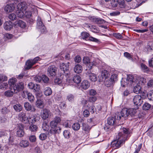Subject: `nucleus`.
Segmentation results:
<instances>
[{
    "label": "nucleus",
    "instance_id": "f257e3e1",
    "mask_svg": "<svg viewBox=\"0 0 153 153\" xmlns=\"http://www.w3.org/2000/svg\"><path fill=\"white\" fill-rule=\"evenodd\" d=\"M128 133V130L126 128H123L120 129V132L116 137V139L111 142V146L114 149L120 147L121 144L126 140Z\"/></svg>",
    "mask_w": 153,
    "mask_h": 153
},
{
    "label": "nucleus",
    "instance_id": "f03ea898",
    "mask_svg": "<svg viewBox=\"0 0 153 153\" xmlns=\"http://www.w3.org/2000/svg\"><path fill=\"white\" fill-rule=\"evenodd\" d=\"M16 81V78L10 79L8 83L11 90L14 91V92L17 93L20 91L23 90L24 88V84L22 82H20L15 84Z\"/></svg>",
    "mask_w": 153,
    "mask_h": 153
},
{
    "label": "nucleus",
    "instance_id": "7ed1b4c3",
    "mask_svg": "<svg viewBox=\"0 0 153 153\" xmlns=\"http://www.w3.org/2000/svg\"><path fill=\"white\" fill-rule=\"evenodd\" d=\"M136 112V109H135L124 108L121 110L120 114H119L117 115V119L119 120L121 119V117L125 118L129 115L132 117L135 115Z\"/></svg>",
    "mask_w": 153,
    "mask_h": 153
},
{
    "label": "nucleus",
    "instance_id": "20e7f679",
    "mask_svg": "<svg viewBox=\"0 0 153 153\" xmlns=\"http://www.w3.org/2000/svg\"><path fill=\"white\" fill-rule=\"evenodd\" d=\"M135 78L133 76L128 75L127 79H122L121 81V85L123 87L129 85H134V83Z\"/></svg>",
    "mask_w": 153,
    "mask_h": 153
},
{
    "label": "nucleus",
    "instance_id": "39448f33",
    "mask_svg": "<svg viewBox=\"0 0 153 153\" xmlns=\"http://www.w3.org/2000/svg\"><path fill=\"white\" fill-rule=\"evenodd\" d=\"M27 7L23 3H19L18 6V10L16 11V14L18 17L21 18L25 16L24 12Z\"/></svg>",
    "mask_w": 153,
    "mask_h": 153
},
{
    "label": "nucleus",
    "instance_id": "423d86ee",
    "mask_svg": "<svg viewBox=\"0 0 153 153\" xmlns=\"http://www.w3.org/2000/svg\"><path fill=\"white\" fill-rule=\"evenodd\" d=\"M69 62H68L66 63H62L59 66L60 69L62 71L61 72L62 74H64L65 76H68L69 74Z\"/></svg>",
    "mask_w": 153,
    "mask_h": 153
},
{
    "label": "nucleus",
    "instance_id": "0eeeda50",
    "mask_svg": "<svg viewBox=\"0 0 153 153\" xmlns=\"http://www.w3.org/2000/svg\"><path fill=\"white\" fill-rule=\"evenodd\" d=\"M50 126L52 128V129L51 130L52 133L59 134L60 132L61 128L60 127L57 126V124L56 122L54 121V120H52L50 122Z\"/></svg>",
    "mask_w": 153,
    "mask_h": 153
},
{
    "label": "nucleus",
    "instance_id": "6e6552de",
    "mask_svg": "<svg viewBox=\"0 0 153 153\" xmlns=\"http://www.w3.org/2000/svg\"><path fill=\"white\" fill-rule=\"evenodd\" d=\"M36 27L40 30L42 33H44L46 31V28L42 22L41 18L39 17H38L37 20Z\"/></svg>",
    "mask_w": 153,
    "mask_h": 153
},
{
    "label": "nucleus",
    "instance_id": "1a4fd4ad",
    "mask_svg": "<svg viewBox=\"0 0 153 153\" xmlns=\"http://www.w3.org/2000/svg\"><path fill=\"white\" fill-rule=\"evenodd\" d=\"M143 102V99L141 96L136 95L134 97L133 102L134 105L137 107L140 106Z\"/></svg>",
    "mask_w": 153,
    "mask_h": 153
},
{
    "label": "nucleus",
    "instance_id": "9d476101",
    "mask_svg": "<svg viewBox=\"0 0 153 153\" xmlns=\"http://www.w3.org/2000/svg\"><path fill=\"white\" fill-rule=\"evenodd\" d=\"M18 119L21 122L25 123H28V117H27L26 113L22 111L18 115Z\"/></svg>",
    "mask_w": 153,
    "mask_h": 153
},
{
    "label": "nucleus",
    "instance_id": "9b49d317",
    "mask_svg": "<svg viewBox=\"0 0 153 153\" xmlns=\"http://www.w3.org/2000/svg\"><path fill=\"white\" fill-rule=\"evenodd\" d=\"M52 114L50 111L46 108H45L41 111V116L42 119L45 120L50 117Z\"/></svg>",
    "mask_w": 153,
    "mask_h": 153
},
{
    "label": "nucleus",
    "instance_id": "f8f14e48",
    "mask_svg": "<svg viewBox=\"0 0 153 153\" xmlns=\"http://www.w3.org/2000/svg\"><path fill=\"white\" fill-rule=\"evenodd\" d=\"M56 68L54 65L49 66L47 69L48 74L49 76H55L56 74Z\"/></svg>",
    "mask_w": 153,
    "mask_h": 153
},
{
    "label": "nucleus",
    "instance_id": "ddd939ff",
    "mask_svg": "<svg viewBox=\"0 0 153 153\" xmlns=\"http://www.w3.org/2000/svg\"><path fill=\"white\" fill-rule=\"evenodd\" d=\"M40 119V117L38 115H30L28 116V122L34 123L36 122L39 121Z\"/></svg>",
    "mask_w": 153,
    "mask_h": 153
},
{
    "label": "nucleus",
    "instance_id": "4468645a",
    "mask_svg": "<svg viewBox=\"0 0 153 153\" xmlns=\"http://www.w3.org/2000/svg\"><path fill=\"white\" fill-rule=\"evenodd\" d=\"M24 107L27 111H30L31 112H34L36 111V108L34 106H32L28 102H25L24 103Z\"/></svg>",
    "mask_w": 153,
    "mask_h": 153
},
{
    "label": "nucleus",
    "instance_id": "2eb2a0df",
    "mask_svg": "<svg viewBox=\"0 0 153 153\" xmlns=\"http://www.w3.org/2000/svg\"><path fill=\"white\" fill-rule=\"evenodd\" d=\"M135 79L134 83V85H132L134 86V88L133 91L136 94H138L140 93L141 91V89H142V86L138 84L137 83L135 82Z\"/></svg>",
    "mask_w": 153,
    "mask_h": 153
},
{
    "label": "nucleus",
    "instance_id": "dca6fc26",
    "mask_svg": "<svg viewBox=\"0 0 153 153\" xmlns=\"http://www.w3.org/2000/svg\"><path fill=\"white\" fill-rule=\"evenodd\" d=\"M82 60L83 63L88 68L89 70H91L93 66V64L90 61L89 58L88 57H84L83 58Z\"/></svg>",
    "mask_w": 153,
    "mask_h": 153
},
{
    "label": "nucleus",
    "instance_id": "f3484780",
    "mask_svg": "<svg viewBox=\"0 0 153 153\" xmlns=\"http://www.w3.org/2000/svg\"><path fill=\"white\" fill-rule=\"evenodd\" d=\"M15 6L13 4H11L6 5L4 7V11L6 12H11L14 9Z\"/></svg>",
    "mask_w": 153,
    "mask_h": 153
},
{
    "label": "nucleus",
    "instance_id": "a211bd4d",
    "mask_svg": "<svg viewBox=\"0 0 153 153\" xmlns=\"http://www.w3.org/2000/svg\"><path fill=\"white\" fill-rule=\"evenodd\" d=\"M13 27V24L10 21L6 22L4 24V28L6 30H10Z\"/></svg>",
    "mask_w": 153,
    "mask_h": 153
},
{
    "label": "nucleus",
    "instance_id": "6ab92c4d",
    "mask_svg": "<svg viewBox=\"0 0 153 153\" xmlns=\"http://www.w3.org/2000/svg\"><path fill=\"white\" fill-rule=\"evenodd\" d=\"M74 70L75 73L79 74L82 72V67L80 65L77 64L74 67Z\"/></svg>",
    "mask_w": 153,
    "mask_h": 153
},
{
    "label": "nucleus",
    "instance_id": "aec40b11",
    "mask_svg": "<svg viewBox=\"0 0 153 153\" xmlns=\"http://www.w3.org/2000/svg\"><path fill=\"white\" fill-rule=\"evenodd\" d=\"M90 85L89 82L87 80L83 81L81 83V87L83 89L86 90L88 89Z\"/></svg>",
    "mask_w": 153,
    "mask_h": 153
},
{
    "label": "nucleus",
    "instance_id": "412c9836",
    "mask_svg": "<svg viewBox=\"0 0 153 153\" xmlns=\"http://www.w3.org/2000/svg\"><path fill=\"white\" fill-rule=\"evenodd\" d=\"M32 60L30 59L28 60L26 63V65L25 66V70H28L30 69L34 64L33 63Z\"/></svg>",
    "mask_w": 153,
    "mask_h": 153
},
{
    "label": "nucleus",
    "instance_id": "4be33fe9",
    "mask_svg": "<svg viewBox=\"0 0 153 153\" xmlns=\"http://www.w3.org/2000/svg\"><path fill=\"white\" fill-rule=\"evenodd\" d=\"M135 81L141 86L146 82V79L143 77L139 78L137 80H135Z\"/></svg>",
    "mask_w": 153,
    "mask_h": 153
},
{
    "label": "nucleus",
    "instance_id": "5701e85b",
    "mask_svg": "<svg viewBox=\"0 0 153 153\" xmlns=\"http://www.w3.org/2000/svg\"><path fill=\"white\" fill-rule=\"evenodd\" d=\"M29 144V142L26 140H22L19 143L20 146L22 147L26 148L28 147Z\"/></svg>",
    "mask_w": 153,
    "mask_h": 153
},
{
    "label": "nucleus",
    "instance_id": "b1692460",
    "mask_svg": "<svg viewBox=\"0 0 153 153\" xmlns=\"http://www.w3.org/2000/svg\"><path fill=\"white\" fill-rule=\"evenodd\" d=\"M91 128V127L89 126L88 124L85 123L82 124V130L84 131L86 133H88Z\"/></svg>",
    "mask_w": 153,
    "mask_h": 153
},
{
    "label": "nucleus",
    "instance_id": "393cba45",
    "mask_svg": "<svg viewBox=\"0 0 153 153\" xmlns=\"http://www.w3.org/2000/svg\"><path fill=\"white\" fill-rule=\"evenodd\" d=\"M13 108L16 111L19 112L22 110V107L20 104H16L13 106Z\"/></svg>",
    "mask_w": 153,
    "mask_h": 153
},
{
    "label": "nucleus",
    "instance_id": "a878e982",
    "mask_svg": "<svg viewBox=\"0 0 153 153\" xmlns=\"http://www.w3.org/2000/svg\"><path fill=\"white\" fill-rule=\"evenodd\" d=\"M73 82L79 84L80 83L81 81V77L78 75H76L73 77Z\"/></svg>",
    "mask_w": 153,
    "mask_h": 153
},
{
    "label": "nucleus",
    "instance_id": "bb28decb",
    "mask_svg": "<svg viewBox=\"0 0 153 153\" xmlns=\"http://www.w3.org/2000/svg\"><path fill=\"white\" fill-rule=\"evenodd\" d=\"M36 105L39 108H42L44 107L43 102L42 100H38L36 101Z\"/></svg>",
    "mask_w": 153,
    "mask_h": 153
},
{
    "label": "nucleus",
    "instance_id": "cd10ccee",
    "mask_svg": "<svg viewBox=\"0 0 153 153\" xmlns=\"http://www.w3.org/2000/svg\"><path fill=\"white\" fill-rule=\"evenodd\" d=\"M87 106L88 107L89 111L92 114L94 113L96 111V108H95L93 105L88 104Z\"/></svg>",
    "mask_w": 153,
    "mask_h": 153
},
{
    "label": "nucleus",
    "instance_id": "c85d7f7f",
    "mask_svg": "<svg viewBox=\"0 0 153 153\" xmlns=\"http://www.w3.org/2000/svg\"><path fill=\"white\" fill-rule=\"evenodd\" d=\"M44 93L46 96L51 95L52 93L51 89L49 87H46L44 90Z\"/></svg>",
    "mask_w": 153,
    "mask_h": 153
},
{
    "label": "nucleus",
    "instance_id": "c756f323",
    "mask_svg": "<svg viewBox=\"0 0 153 153\" xmlns=\"http://www.w3.org/2000/svg\"><path fill=\"white\" fill-rule=\"evenodd\" d=\"M14 93V91L8 90L5 91L4 93V95L7 97H11L13 96Z\"/></svg>",
    "mask_w": 153,
    "mask_h": 153
},
{
    "label": "nucleus",
    "instance_id": "7c9ffc66",
    "mask_svg": "<svg viewBox=\"0 0 153 153\" xmlns=\"http://www.w3.org/2000/svg\"><path fill=\"white\" fill-rule=\"evenodd\" d=\"M27 95L28 100L30 102H32L34 100V97L32 94L29 92H27Z\"/></svg>",
    "mask_w": 153,
    "mask_h": 153
},
{
    "label": "nucleus",
    "instance_id": "2f4dec72",
    "mask_svg": "<svg viewBox=\"0 0 153 153\" xmlns=\"http://www.w3.org/2000/svg\"><path fill=\"white\" fill-rule=\"evenodd\" d=\"M115 119L114 117H111L108 118L107 122L108 124L109 125L112 126L115 123Z\"/></svg>",
    "mask_w": 153,
    "mask_h": 153
},
{
    "label": "nucleus",
    "instance_id": "473e14b6",
    "mask_svg": "<svg viewBox=\"0 0 153 153\" xmlns=\"http://www.w3.org/2000/svg\"><path fill=\"white\" fill-rule=\"evenodd\" d=\"M75 97L72 94H69L66 96V99L70 102H73L74 101Z\"/></svg>",
    "mask_w": 153,
    "mask_h": 153
},
{
    "label": "nucleus",
    "instance_id": "72a5a7b5",
    "mask_svg": "<svg viewBox=\"0 0 153 153\" xmlns=\"http://www.w3.org/2000/svg\"><path fill=\"white\" fill-rule=\"evenodd\" d=\"M111 8L113 9L117 8L118 2L117 1L112 0L111 2Z\"/></svg>",
    "mask_w": 153,
    "mask_h": 153
},
{
    "label": "nucleus",
    "instance_id": "f704fd0d",
    "mask_svg": "<svg viewBox=\"0 0 153 153\" xmlns=\"http://www.w3.org/2000/svg\"><path fill=\"white\" fill-rule=\"evenodd\" d=\"M64 81H65V83L64 84H66L68 85H71L72 84L73 81V79H70L69 77H67L66 79H65Z\"/></svg>",
    "mask_w": 153,
    "mask_h": 153
},
{
    "label": "nucleus",
    "instance_id": "c9c22d12",
    "mask_svg": "<svg viewBox=\"0 0 153 153\" xmlns=\"http://www.w3.org/2000/svg\"><path fill=\"white\" fill-rule=\"evenodd\" d=\"M117 2L120 8H125V7L126 4L124 0H118Z\"/></svg>",
    "mask_w": 153,
    "mask_h": 153
},
{
    "label": "nucleus",
    "instance_id": "e433bc0d",
    "mask_svg": "<svg viewBox=\"0 0 153 153\" xmlns=\"http://www.w3.org/2000/svg\"><path fill=\"white\" fill-rule=\"evenodd\" d=\"M54 82L56 84L58 85H60L61 83L63 84L65 83L64 79L62 80L61 79L59 78H56L55 79Z\"/></svg>",
    "mask_w": 153,
    "mask_h": 153
},
{
    "label": "nucleus",
    "instance_id": "4c0bfd02",
    "mask_svg": "<svg viewBox=\"0 0 153 153\" xmlns=\"http://www.w3.org/2000/svg\"><path fill=\"white\" fill-rule=\"evenodd\" d=\"M90 79L92 82H95L97 80V76L96 75L94 74H91L89 76Z\"/></svg>",
    "mask_w": 153,
    "mask_h": 153
},
{
    "label": "nucleus",
    "instance_id": "58836bf2",
    "mask_svg": "<svg viewBox=\"0 0 153 153\" xmlns=\"http://www.w3.org/2000/svg\"><path fill=\"white\" fill-rule=\"evenodd\" d=\"M29 129L31 131H37L38 127L37 126L33 124H31L29 127Z\"/></svg>",
    "mask_w": 153,
    "mask_h": 153
},
{
    "label": "nucleus",
    "instance_id": "ea45409f",
    "mask_svg": "<svg viewBox=\"0 0 153 153\" xmlns=\"http://www.w3.org/2000/svg\"><path fill=\"white\" fill-rule=\"evenodd\" d=\"M8 84L7 82H1L0 83V89H6L8 88Z\"/></svg>",
    "mask_w": 153,
    "mask_h": 153
},
{
    "label": "nucleus",
    "instance_id": "a19ab883",
    "mask_svg": "<svg viewBox=\"0 0 153 153\" xmlns=\"http://www.w3.org/2000/svg\"><path fill=\"white\" fill-rule=\"evenodd\" d=\"M151 107V105L148 103H145L143 106V109L144 110H147L149 109Z\"/></svg>",
    "mask_w": 153,
    "mask_h": 153
},
{
    "label": "nucleus",
    "instance_id": "79ce46f5",
    "mask_svg": "<svg viewBox=\"0 0 153 153\" xmlns=\"http://www.w3.org/2000/svg\"><path fill=\"white\" fill-rule=\"evenodd\" d=\"M72 127L74 130L77 131L80 128V126L78 123H74Z\"/></svg>",
    "mask_w": 153,
    "mask_h": 153
},
{
    "label": "nucleus",
    "instance_id": "37998d69",
    "mask_svg": "<svg viewBox=\"0 0 153 153\" xmlns=\"http://www.w3.org/2000/svg\"><path fill=\"white\" fill-rule=\"evenodd\" d=\"M47 134L44 133H42L39 136V139L41 140H45L47 138Z\"/></svg>",
    "mask_w": 153,
    "mask_h": 153
},
{
    "label": "nucleus",
    "instance_id": "c03bdc74",
    "mask_svg": "<svg viewBox=\"0 0 153 153\" xmlns=\"http://www.w3.org/2000/svg\"><path fill=\"white\" fill-rule=\"evenodd\" d=\"M42 80L45 83H48L49 80L48 78L45 75H42L41 76Z\"/></svg>",
    "mask_w": 153,
    "mask_h": 153
},
{
    "label": "nucleus",
    "instance_id": "a18cd8bd",
    "mask_svg": "<svg viewBox=\"0 0 153 153\" xmlns=\"http://www.w3.org/2000/svg\"><path fill=\"white\" fill-rule=\"evenodd\" d=\"M108 72L107 71L105 70H103L101 72V76L102 78H106L108 77Z\"/></svg>",
    "mask_w": 153,
    "mask_h": 153
},
{
    "label": "nucleus",
    "instance_id": "49530a36",
    "mask_svg": "<svg viewBox=\"0 0 153 153\" xmlns=\"http://www.w3.org/2000/svg\"><path fill=\"white\" fill-rule=\"evenodd\" d=\"M124 56L128 59L133 60L132 56L127 52H125L124 53Z\"/></svg>",
    "mask_w": 153,
    "mask_h": 153
},
{
    "label": "nucleus",
    "instance_id": "de8ad7c7",
    "mask_svg": "<svg viewBox=\"0 0 153 153\" xmlns=\"http://www.w3.org/2000/svg\"><path fill=\"white\" fill-rule=\"evenodd\" d=\"M18 25L22 28H24L26 26L25 23L21 20H19L18 22Z\"/></svg>",
    "mask_w": 153,
    "mask_h": 153
},
{
    "label": "nucleus",
    "instance_id": "09e8293b",
    "mask_svg": "<svg viewBox=\"0 0 153 153\" xmlns=\"http://www.w3.org/2000/svg\"><path fill=\"white\" fill-rule=\"evenodd\" d=\"M141 67L142 70L144 72H147L149 70L148 68L146 65L143 63H141Z\"/></svg>",
    "mask_w": 153,
    "mask_h": 153
},
{
    "label": "nucleus",
    "instance_id": "8fccbe9b",
    "mask_svg": "<svg viewBox=\"0 0 153 153\" xmlns=\"http://www.w3.org/2000/svg\"><path fill=\"white\" fill-rule=\"evenodd\" d=\"M105 85L107 87H109L113 83V81L111 79L106 80L104 82Z\"/></svg>",
    "mask_w": 153,
    "mask_h": 153
},
{
    "label": "nucleus",
    "instance_id": "3c124183",
    "mask_svg": "<svg viewBox=\"0 0 153 153\" xmlns=\"http://www.w3.org/2000/svg\"><path fill=\"white\" fill-rule=\"evenodd\" d=\"M42 128L44 130L47 131L49 128V126L46 122H44L42 124Z\"/></svg>",
    "mask_w": 153,
    "mask_h": 153
},
{
    "label": "nucleus",
    "instance_id": "603ef678",
    "mask_svg": "<svg viewBox=\"0 0 153 153\" xmlns=\"http://www.w3.org/2000/svg\"><path fill=\"white\" fill-rule=\"evenodd\" d=\"M99 60L98 59H97L95 61H94L91 63L93 64V66L94 65L97 66L99 68H101V67L99 65V63H100Z\"/></svg>",
    "mask_w": 153,
    "mask_h": 153
},
{
    "label": "nucleus",
    "instance_id": "864d4df0",
    "mask_svg": "<svg viewBox=\"0 0 153 153\" xmlns=\"http://www.w3.org/2000/svg\"><path fill=\"white\" fill-rule=\"evenodd\" d=\"M16 130L24 129V126L22 123L18 124L16 127Z\"/></svg>",
    "mask_w": 153,
    "mask_h": 153
},
{
    "label": "nucleus",
    "instance_id": "5fc2aeb1",
    "mask_svg": "<svg viewBox=\"0 0 153 153\" xmlns=\"http://www.w3.org/2000/svg\"><path fill=\"white\" fill-rule=\"evenodd\" d=\"M25 134L24 131H16V134L18 137H23Z\"/></svg>",
    "mask_w": 153,
    "mask_h": 153
},
{
    "label": "nucleus",
    "instance_id": "6e6d98bb",
    "mask_svg": "<svg viewBox=\"0 0 153 153\" xmlns=\"http://www.w3.org/2000/svg\"><path fill=\"white\" fill-rule=\"evenodd\" d=\"M32 13L30 11H26L25 12V16L26 18H30L31 16Z\"/></svg>",
    "mask_w": 153,
    "mask_h": 153
},
{
    "label": "nucleus",
    "instance_id": "4d7b16f0",
    "mask_svg": "<svg viewBox=\"0 0 153 153\" xmlns=\"http://www.w3.org/2000/svg\"><path fill=\"white\" fill-rule=\"evenodd\" d=\"M7 80V77L3 74H0V81H4Z\"/></svg>",
    "mask_w": 153,
    "mask_h": 153
},
{
    "label": "nucleus",
    "instance_id": "13d9d810",
    "mask_svg": "<svg viewBox=\"0 0 153 153\" xmlns=\"http://www.w3.org/2000/svg\"><path fill=\"white\" fill-rule=\"evenodd\" d=\"M36 137L35 135H31L30 136L29 140L31 142H34L36 141Z\"/></svg>",
    "mask_w": 153,
    "mask_h": 153
},
{
    "label": "nucleus",
    "instance_id": "bf43d9fd",
    "mask_svg": "<svg viewBox=\"0 0 153 153\" xmlns=\"http://www.w3.org/2000/svg\"><path fill=\"white\" fill-rule=\"evenodd\" d=\"M147 97L149 100L153 101V92H149L147 94Z\"/></svg>",
    "mask_w": 153,
    "mask_h": 153
},
{
    "label": "nucleus",
    "instance_id": "052dcab7",
    "mask_svg": "<svg viewBox=\"0 0 153 153\" xmlns=\"http://www.w3.org/2000/svg\"><path fill=\"white\" fill-rule=\"evenodd\" d=\"M63 135L65 138H68L70 137V132L68 130H65L63 132Z\"/></svg>",
    "mask_w": 153,
    "mask_h": 153
},
{
    "label": "nucleus",
    "instance_id": "680f3d73",
    "mask_svg": "<svg viewBox=\"0 0 153 153\" xmlns=\"http://www.w3.org/2000/svg\"><path fill=\"white\" fill-rule=\"evenodd\" d=\"M95 22L96 23L99 24L104 23L105 22V21L104 20L98 18L95 19Z\"/></svg>",
    "mask_w": 153,
    "mask_h": 153
},
{
    "label": "nucleus",
    "instance_id": "e2e57ef3",
    "mask_svg": "<svg viewBox=\"0 0 153 153\" xmlns=\"http://www.w3.org/2000/svg\"><path fill=\"white\" fill-rule=\"evenodd\" d=\"M74 61L76 63H79L81 61V58L79 55L76 56L74 58Z\"/></svg>",
    "mask_w": 153,
    "mask_h": 153
},
{
    "label": "nucleus",
    "instance_id": "0e129e2a",
    "mask_svg": "<svg viewBox=\"0 0 153 153\" xmlns=\"http://www.w3.org/2000/svg\"><path fill=\"white\" fill-rule=\"evenodd\" d=\"M83 114L85 117H88L90 115L89 111L87 109H85L83 111Z\"/></svg>",
    "mask_w": 153,
    "mask_h": 153
},
{
    "label": "nucleus",
    "instance_id": "69168bd1",
    "mask_svg": "<svg viewBox=\"0 0 153 153\" xmlns=\"http://www.w3.org/2000/svg\"><path fill=\"white\" fill-rule=\"evenodd\" d=\"M9 18L12 20H14L16 19V16L14 13H11L9 16Z\"/></svg>",
    "mask_w": 153,
    "mask_h": 153
},
{
    "label": "nucleus",
    "instance_id": "338daca9",
    "mask_svg": "<svg viewBox=\"0 0 153 153\" xmlns=\"http://www.w3.org/2000/svg\"><path fill=\"white\" fill-rule=\"evenodd\" d=\"M147 48L149 50H153V43L152 42H149Z\"/></svg>",
    "mask_w": 153,
    "mask_h": 153
},
{
    "label": "nucleus",
    "instance_id": "774afa93",
    "mask_svg": "<svg viewBox=\"0 0 153 153\" xmlns=\"http://www.w3.org/2000/svg\"><path fill=\"white\" fill-rule=\"evenodd\" d=\"M113 36L118 39H121L123 38L121 34L118 33H113Z\"/></svg>",
    "mask_w": 153,
    "mask_h": 153
}]
</instances>
